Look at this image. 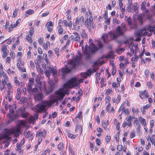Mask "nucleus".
I'll return each mask as SVG.
<instances>
[{
	"instance_id": "f257e3e1",
	"label": "nucleus",
	"mask_w": 155,
	"mask_h": 155,
	"mask_svg": "<svg viewBox=\"0 0 155 155\" xmlns=\"http://www.w3.org/2000/svg\"><path fill=\"white\" fill-rule=\"evenodd\" d=\"M91 47L90 45L88 46L86 44L85 46L84 49H83L84 46H82V48L83 49L82 54H81L80 51H78L77 52L76 58H91V55L95 53L91 52ZM72 58H74L73 56H72Z\"/></svg>"
},
{
	"instance_id": "f03ea898",
	"label": "nucleus",
	"mask_w": 155,
	"mask_h": 155,
	"mask_svg": "<svg viewBox=\"0 0 155 155\" xmlns=\"http://www.w3.org/2000/svg\"><path fill=\"white\" fill-rule=\"evenodd\" d=\"M47 133L45 129H39L36 132L35 136L38 138V146L41 143L43 139L45 138Z\"/></svg>"
},
{
	"instance_id": "7ed1b4c3",
	"label": "nucleus",
	"mask_w": 155,
	"mask_h": 155,
	"mask_svg": "<svg viewBox=\"0 0 155 155\" xmlns=\"http://www.w3.org/2000/svg\"><path fill=\"white\" fill-rule=\"evenodd\" d=\"M35 86L37 87L41 91L43 90L46 94H48L52 92V90H46V83L45 82H41L40 80H38L36 81V84H35Z\"/></svg>"
},
{
	"instance_id": "20e7f679",
	"label": "nucleus",
	"mask_w": 155,
	"mask_h": 155,
	"mask_svg": "<svg viewBox=\"0 0 155 155\" xmlns=\"http://www.w3.org/2000/svg\"><path fill=\"white\" fill-rule=\"evenodd\" d=\"M94 67L92 69L91 68L88 69L86 72H82L81 73V75L82 76L83 78L84 79L87 78V76H90L91 74L93 73L96 71L97 69L95 68V66H93Z\"/></svg>"
},
{
	"instance_id": "39448f33",
	"label": "nucleus",
	"mask_w": 155,
	"mask_h": 155,
	"mask_svg": "<svg viewBox=\"0 0 155 155\" xmlns=\"http://www.w3.org/2000/svg\"><path fill=\"white\" fill-rule=\"evenodd\" d=\"M48 106L46 104H38L35 106V109L38 113H41L42 112L46 113L48 108L47 107Z\"/></svg>"
},
{
	"instance_id": "423d86ee",
	"label": "nucleus",
	"mask_w": 155,
	"mask_h": 155,
	"mask_svg": "<svg viewBox=\"0 0 155 155\" xmlns=\"http://www.w3.org/2000/svg\"><path fill=\"white\" fill-rule=\"evenodd\" d=\"M84 17L83 16H81L80 17H76L75 21L73 23L74 27L76 28L77 26L78 25V28L84 24Z\"/></svg>"
},
{
	"instance_id": "0eeeda50",
	"label": "nucleus",
	"mask_w": 155,
	"mask_h": 155,
	"mask_svg": "<svg viewBox=\"0 0 155 155\" xmlns=\"http://www.w3.org/2000/svg\"><path fill=\"white\" fill-rule=\"evenodd\" d=\"M45 75L48 78L50 76V73L52 74L53 76L55 77L57 73V69L56 67H51L49 68V70H46L45 71Z\"/></svg>"
},
{
	"instance_id": "6e6552de",
	"label": "nucleus",
	"mask_w": 155,
	"mask_h": 155,
	"mask_svg": "<svg viewBox=\"0 0 155 155\" xmlns=\"http://www.w3.org/2000/svg\"><path fill=\"white\" fill-rule=\"evenodd\" d=\"M55 94L57 95L58 100H61L63 99L65 96V93L64 89L60 88L58 90L55 91Z\"/></svg>"
},
{
	"instance_id": "1a4fd4ad",
	"label": "nucleus",
	"mask_w": 155,
	"mask_h": 155,
	"mask_svg": "<svg viewBox=\"0 0 155 155\" xmlns=\"http://www.w3.org/2000/svg\"><path fill=\"white\" fill-rule=\"evenodd\" d=\"M58 99V98L56 97H53L50 100H44L42 101V103L44 104H47L48 106L50 107L52 105V104L59 100Z\"/></svg>"
},
{
	"instance_id": "9d476101",
	"label": "nucleus",
	"mask_w": 155,
	"mask_h": 155,
	"mask_svg": "<svg viewBox=\"0 0 155 155\" xmlns=\"http://www.w3.org/2000/svg\"><path fill=\"white\" fill-rule=\"evenodd\" d=\"M72 60H68V64H69L72 68L75 67L76 65L78 64V62L81 59H72Z\"/></svg>"
},
{
	"instance_id": "9b49d317",
	"label": "nucleus",
	"mask_w": 155,
	"mask_h": 155,
	"mask_svg": "<svg viewBox=\"0 0 155 155\" xmlns=\"http://www.w3.org/2000/svg\"><path fill=\"white\" fill-rule=\"evenodd\" d=\"M89 45L91 48V52L92 53H95L98 49L97 47L94 44L93 40L91 38L89 39Z\"/></svg>"
},
{
	"instance_id": "f8f14e48",
	"label": "nucleus",
	"mask_w": 155,
	"mask_h": 155,
	"mask_svg": "<svg viewBox=\"0 0 155 155\" xmlns=\"http://www.w3.org/2000/svg\"><path fill=\"white\" fill-rule=\"evenodd\" d=\"M121 62L119 64V67L121 68L125 69L127 64L129 63L128 59H119Z\"/></svg>"
},
{
	"instance_id": "ddd939ff",
	"label": "nucleus",
	"mask_w": 155,
	"mask_h": 155,
	"mask_svg": "<svg viewBox=\"0 0 155 155\" xmlns=\"http://www.w3.org/2000/svg\"><path fill=\"white\" fill-rule=\"evenodd\" d=\"M139 93V96L142 99H145L149 97L148 92L146 90L143 91H140Z\"/></svg>"
},
{
	"instance_id": "4468645a",
	"label": "nucleus",
	"mask_w": 155,
	"mask_h": 155,
	"mask_svg": "<svg viewBox=\"0 0 155 155\" xmlns=\"http://www.w3.org/2000/svg\"><path fill=\"white\" fill-rule=\"evenodd\" d=\"M34 98L35 101H40L44 98V96L42 92H38L34 95Z\"/></svg>"
},
{
	"instance_id": "2eb2a0df",
	"label": "nucleus",
	"mask_w": 155,
	"mask_h": 155,
	"mask_svg": "<svg viewBox=\"0 0 155 155\" xmlns=\"http://www.w3.org/2000/svg\"><path fill=\"white\" fill-rule=\"evenodd\" d=\"M7 45H3L2 46L1 51L3 53L2 57L4 58H5L8 55L9 51L7 49Z\"/></svg>"
},
{
	"instance_id": "dca6fc26",
	"label": "nucleus",
	"mask_w": 155,
	"mask_h": 155,
	"mask_svg": "<svg viewBox=\"0 0 155 155\" xmlns=\"http://www.w3.org/2000/svg\"><path fill=\"white\" fill-rule=\"evenodd\" d=\"M93 19H91L90 18H87L85 20L84 25L85 26H87L88 29H90L91 28V24L92 26L93 25Z\"/></svg>"
},
{
	"instance_id": "f3484780",
	"label": "nucleus",
	"mask_w": 155,
	"mask_h": 155,
	"mask_svg": "<svg viewBox=\"0 0 155 155\" xmlns=\"http://www.w3.org/2000/svg\"><path fill=\"white\" fill-rule=\"evenodd\" d=\"M35 79L33 78H31L29 79L28 85L27 86V91H31L32 86L34 83Z\"/></svg>"
},
{
	"instance_id": "a211bd4d",
	"label": "nucleus",
	"mask_w": 155,
	"mask_h": 155,
	"mask_svg": "<svg viewBox=\"0 0 155 155\" xmlns=\"http://www.w3.org/2000/svg\"><path fill=\"white\" fill-rule=\"evenodd\" d=\"M124 31L120 26H117L115 29L116 33L118 36L123 35L124 34Z\"/></svg>"
},
{
	"instance_id": "6ab92c4d",
	"label": "nucleus",
	"mask_w": 155,
	"mask_h": 155,
	"mask_svg": "<svg viewBox=\"0 0 155 155\" xmlns=\"http://www.w3.org/2000/svg\"><path fill=\"white\" fill-rule=\"evenodd\" d=\"M35 118L37 119L38 118V116L37 114H35L34 116L32 115L30 116L28 119V122L29 123L34 124L35 123Z\"/></svg>"
},
{
	"instance_id": "aec40b11",
	"label": "nucleus",
	"mask_w": 155,
	"mask_h": 155,
	"mask_svg": "<svg viewBox=\"0 0 155 155\" xmlns=\"http://www.w3.org/2000/svg\"><path fill=\"white\" fill-rule=\"evenodd\" d=\"M132 0H128V7H127V9L128 10V12H131L132 11L134 5L132 3Z\"/></svg>"
},
{
	"instance_id": "412c9836",
	"label": "nucleus",
	"mask_w": 155,
	"mask_h": 155,
	"mask_svg": "<svg viewBox=\"0 0 155 155\" xmlns=\"http://www.w3.org/2000/svg\"><path fill=\"white\" fill-rule=\"evenodd\" d=\"M82 127L81 125H77L76 126L75 131L76 133L78 132L81 135L82 133Z\"/></svg>"
},
{
	"instance_id": "4be33fe9",
	"label": "nucleus",
	"mask_w": 155,
	"mask_h": 155,
	"mask_svg": "<svg viewBox=\"0 0 155 155\" xmlns=\"http://www.w3.org/2000/svg\"><path fill=\"white\" fill-rule=\"evenodd\" d=\"M134 117H133L130 115H129L126 118L127 121L128 122L127 125L129 127H131V121L134 118Z\"/></svg>"
},
{
	"instance_id": "5701e85b",
	"label": "nucleus",
	"mask_w": 155,
	"mask_h": 155,
	"mask_svg": "<svg viewBox=\"0 0 155 155\" xmlns=\"http://www.w3.org/2000/svg\"><path fill=\"white\" fill-rule=\"evenodd\" d=\"M8 81V80H6L3 79L2 80L0 84V91H2L4 88L5 87V85L7 84L6 81Z\"/></svg>"
},
{
	"instance_id": "b1692460",
	"label": "nucleus",
	"mask_w": 155,
	"mask_h": 155,
	"mask_svg": "<svg viewBox=\"0 0 155 155\" xmlns=\"http://www.w3.org/2000/svg\"><path fill=\"white\" fill-rule=\"evenodd\" d=\"M138 119L140 123L142 124V125L145 127L147 126V123L145 119L144 118H142L141 116L138 117Z\"/></svg>"
},
{
	"instance_id": "393cba45",
	"label": "nucleus",
	"mask_w": 155,
	"mask_h": 155,
	"mask_svg": "<svg viewBox=\"0 0 155 155\" xmlns=\"http://www.w3.org/2000/svg\"><path fill=\"white\" fill-rule=\"evenodd\" d=\"M76 79L75 78H73L70 80L68 82V83L67 84H64V86H68V87H70V85H72L74 84L75 82L76 81Z\"/></svg>"
},
{
	"instance_id": "a878e982",
	"label": "nucleus",
	"mask_w": 155,
	"mask_h": 155,
	"mask_svg": "<svg viewBox=\"0 0 155 155\" xmlns=\"http://www.w3.org/2000/svg\"><path fill=\"white\" fill-rule=\"evenodd\" d=\"M70 71V70L67 68H61L62 74L63 76H64L65 74L69 72Z\"/></svg>"
},
{
	"instance_id": "bb28decb",
	"label": "nucleus",
	"mask_w": 155,
	"mask_h": 155,
	"mask_svg": "<svg viewBox=\"0 0 155 155\" xmlns=\"http://www.w3.org/2000/svg\"><path fill=\"white\" fill-rule=\"evenodd\" d=\"M21 111V116L23 118H26L28 117V113L24 110H20Z\"/></svg>"
},
{
	"instance_id": "cd10ccee",
	"label": "nucleus",
	"mask_w": 155,
	"mask_h": 155,
	"mask_svg": "<svg viewBox=\"0 0 155 155\" xmlns=\"http://www.w3.org/2000/svg\"><path fill=\"white\" fill-rule=\"evenodd\" d=\"M122 111L121 114H126L128 115L130 113L129 109L128 108L126 109L124 107H122Z\"/></svg>"
},
{
	"instance_id": "c85d7f7f",
	"label": "nucleus",
	"mask_w": 155,
	"mask_h": 155,
	"mask_svg": "<svg viewBox=\"0 0 155 155\" xmlns=\"http://www.w3.org/2000/svg\"><path fill=\"white\" fill-rule=\"evenodd\" d=\"M138 5L137 2H135L134 3L133 7V10L132 12H135L136 13H137L138 12Z\"/></svg>"
},
{
	"instance_id": "c756f323",
	"label": "nucleus",
	"mask_w": 155,
	"mask_h": 155,
	"mask_svg": "<svg viewBox=\"0 0 155 155\" xmlns=\"http://www.w3.org/2000/svg\"><path fill=\"white\" fill-rule=\"evenodd\" d=\"M109 35L110 37L111 40L115 39L118 36L116 34L112 31L109 33Z\"/></svg>"
},
{
	"instance_id": "7c9ffc66",
	"label": "nucleus",
	"mask_w": 155,
	"mask_h": 155,
	"mask_svg": "<svg viewBox=\"0 0 155 155\" xmlns=\"http://www.w3.org/2000/svg\"><path fill=\"white\" fill-rule=\"evenodd\" d=\"M102 37L104 42L105 43H107L109 41L107 34H104L102 35Z\"/></svg>"
},
{
	"instance_id": "2f4dec72",
	"label": "nucleus",
	"mask_w": 155,
	"mask_h": 155,
	"mask_svg": "<svg viewBox=\"0 0 155 155\" xmlns=\"http://www.w3.org/2000/svg\"><path fill=\"white\" fill-rule=\"evenodd\" d=\"M109 121L107 120V123L104 121H102L101 123L102 126L104 130H106L107 128V126L108 124Z\"/></svg>"
},
{
	"instance_id": "473e14b6",
	"label": "nucleus",
	"mask_w": 155,
	"mask_h": 155,
	"mask_svg": "<svg viewBox=\"0 0 155 155\" xmlns=\"http://www.w3.org/2000/svg\"><path fill=\"white\" fill-rule=\"evenodd\" d=\"M81 36L83 39H85L87 37V35L86 34L85 31L84 29H83L82 30Z\"/></svg>"
},
{
	"instance_id": "72a5a7b5",
	"label": "nucleus",
	"mask_w": 155,
	"mask_h": 155,
	"mask_svg": "<svg viewBox=\"0 0 155 155\" xmlns=\"http://www.w3.org/2000/svg\"><path fill=\"white\" fill-rule=\"evenodd\" d=\"M57 116V114L56 112H54L51 114H50L49 115V118L51 119L52 118H54Z\"/></svg>"
},
{
	"instance_id": "f704fd0d",
	"label": "nucleus",
	"mask_w": 155,
	"mask_h": 155,
	"mask_svg": "<svg viewBox=\"0 0 155 155\" xmlns=\"http://www.w3.org/2000/svg\"><path fill=\"white\" fill-rule=\"evenodd\" d=\"M114 53L112 51L110 52L107 55H106L105 58H113Z\"/></svg>"
},
{
	"instance_id": "c9c22d12",
	"label": "nucleus",
	"mask_w": 155,
	"mask_h": 155,
	"mask_svg": "<svg viewBox=\"0 0 155 155\" xmlns=\"http://www.w3.org/2000/svg\"><path fill=\"white\" fill-rule=\"evenodd\" d=\"M64 148V146L63 142L60 143L58 146V148L59 150L61 151Z\"/></svg>"
},
{
	"instance_id": "e433bc0d",
	"label": "nucleus",
	"mask_w": 155,
	"mask_h": 155,
	"mask_svg": "<svg viewBox=\"0 0 155 155\" xmlns=\"http://www.w3.org/2000/svg\"><path fill=\"white\" fill-rule=\"evenodd\" d=\"M27 100V98L25 97H22L20 100L19 103L21 104H23L25 103Z\"/></svg>"
},
{
	"instance_id": "4c0bfd02",
	"label": "nucleus",
	"mask_w": 155,
	"mask_h": 155,
	"mask_svg": "<svg viewBox=\"0 0 155 155\" xmlns=\"http://www.w3.org/2000/svg\"><path fill=\"white\" fill-rule=\"evenodd\" d=\"M67 135L69 138L74 139L78 135L73 134L70 133H68Z\"/></svg>"
},
{
	"instance_id": "58836bf2",
	"label": "nucleus",
	"mask_w": 155,
	"mask_h": 155,
	"mask_svg": "<svg viewBox=\"0 0 155 155\" xmlns=\"http://www.w3.org/2000/svg\"><path fill=\"white\" fill-rule=\"evenodd\" d=\"M120 86V84L119 83L116 82H113L112 83V87L115 88L116 87H118Z\"/></svg>"
},
{
	"instance_id": "ea45409f",
	"label": "nucleus",
	"mask_w": 155,
	"mask_h": 155,
	"mask_svg": "<svg viewBox=\"0 0 155 155\" xmlns=\"http://www.w3.org/2000/svg\"><path fill=\"white\" fill-rule=\"evenodd\" d=\"M111 100V98L109 95H106L105 97V103L106 104L107 103H110V102Z\"/></svg>"
},
{
	"instance_id": "a19ab883",
	"label": "nucleus",
	"mask_w": 155,
	"mask_h": 155,
	"mask_svg": "<svg viewBox=\"0 0 155 155\" xmlns=\"http://www.w3.org/2000/svg\"><path fill=\"white\" fill-rule=\"evenodd\" d=\"M82 117V111H80L79 112V113L75 117V118L76 119L77 118H79L80 119Z\"/></svg>"
},
{
	"instance_id": "79ce46f5",
	"label": "nucleus",
	"mask_w": 155,
	"mask_h": 155,
	"mask_svg": "<svg viewBox=\"0 0 155 155\" xmlns=\"http://www.w3.org/2000/svg\"><path fill=\"white\" fill-rule=\"evenodd\" d=\"M111 74L112 76H114L116 73L117 70L116 67H113L112 68Z\"/></svg>"
},
{
	"instance_id": "37998d69",
	"label": "nucleus",
	"mask_w": 155,
	"mask_h": 155,
	"mask_svg": "<svg viewBox=\"0 0 155 155\" xmlns=\"http://www.w3.org/2000/svg\"><path fill=\"white\" fill-rule=\"evenodd\" d=\"M51 153V150L49 148L47 149L46 150L43 152L41 155H46L47 153L50 154Z\"/></svg>"
},
{
	"instance_id": "c03bdc74",
	"label": "nucleus",
	"mask_w": 155,
	"mask_h": 155,
	"mask_svg": "<svg viewBox=\"0 0 155 155\" xmlns=\"http://www.w3.org/2000/svg\"><path fill=\"white\" fill-rule=\"evenodd\" d=\"M112 91H113L112 88H108L106 90L105 92V94L106 95H108L112 93Z\"/></svg>"
},
{
	"instance_id": "a18cd8bd",
	"label": "nucleus",
	"mask_w": 155,
	"mask_h": 155,
	"mask_svg": "<svg viewBox=\"0 0 155 155\" xmlns=\"http://www.w3.org/2000/svg\"><path fill=\"white\" fill-rule=\"evenodd\" d=\"M34 13V11L33 9H29L27 11L25 12V13L26 14L28 15H31L33 14Z\"/></svg>"
},
{
	"instance_id": "49530a36",
	"label": "nucleus",
	"mask_w": 155,
	"mask_h": 155,
	"mask_svg": "<svg viewBox=\"0 0 155 155\" xmlns=\"http://www.w3.org/2000/svg\"><path fill=\"white\" fill-rule=\"evenodd\" d=\"M134 121L133 123L134 126H137L139 124L138 121L137 117L134 118Z\"/></svg>"
},
{
	"instance_id": "de8ad7c7",
	"label": "nucleus",
	"mask_w": 155,
	"mask_h": 155,
	"mask_svg": "<svg viewBox=\"0 0 155 155\" xmlns=\"http://www.w3.org/2000/svg\"><path fill=\"white\" fill-rule=\"evenodd\" d=\"M59 28V30H58V32L59 34H62L63 31V29L62 28L61 25H59L58 26Z\"/></svg>"
},
{
	"instance_id": "09e8293b",
	"label": "nucleus",
	"mask_w": 155,
	"mask_h": 155,
	"mask_svg": "<svg viewBox=\"0 0 155 155\" xmlns=\"http://www.w3.org/2000/svg\"><path fill=\"white\" fill-rule=\"evenodd\" d=\"M5 131L6 133L10 134H13V131L12 129L11 130H10L8 129H5L4 130Z\"/></svg>"
},
{
	"instance_id": "8fccbe9b",
	"label": "nucleus",
	"mask_w": 155,
	"mask_h": 155,
	"mask_svg": "<svg viewBox=\"0 0 155 155\" xmlns=\"http://www.w3.org/2000/svg\"><path fill=\"white\" fill-rule=\"evenodd\" d=\"M105 74L106 75H107V78H109L111 76V74L109 71V70L108 68H107L105 70Z\"/></svg>"
},
{
	"instance_id": "3c124183",
	"label": "nucleus",
	"mask_w": 155,
	"mask_h": 155,
	"mask_svg": "<svg viewBox=\"0 0 155 155\" xmlns=\"http://www.w3.org/2000/svg\"><path fill=\"white\" fill-rule=\"evenodd\" d=\"M111 140V137L110 136L107 135L105 137L106 142L107 143H109Z\"/></svg>"
},
{
	"instance_id": "603ef678",
	"label": "nucleus",
	"mask_w": 155,
	"mask_h": 155,
	"mask_svg": "<svg viewBox=\"0 0 155 155\" xmlns=\"http://www.w3.org/2000/svg\"><path fill=\"white\" fill-rule=\"evenodd\" d=\"M132 61V67L134 68L135 67V63L137 61V59H131Z\"/></svg>"
},
{
	"instance_id": "864d4df0",
	"label": "nucleus",
	"mask_w": 155,
	"mask_h": 155,
	"mask_svg": "<svg viewBox=\"0 0 155 155\" xmlns=\"http://www.w3.org/2000/svg\"><path fill=\"white\" fill-rule=\"evenodd\" d=\"M26 120H21L19 122L18 124L20 125L25 126L26 123Z\"/></svg>"
},
{
	"instance_id": "5fc2aeb1",
	"label": "nucleus",
	"mask_w": 155,
	"mask_h": 155,
	"mask_svg": "<svg viewBox=\"0 0 155 155\" xmlns=\"http://www.w3.org/2000/svg\"><path fill=\"white\" fill-rule=\"evenodd\" d=\"M14 82L16 84V86H18L20 82L18 80V78L16 77H15L14 78Z\"/></svg>"
},
{
	"instance_id": "6e6d98bb",
	"label": "nucleus",
	"mask_w": 155,
	"mask_h": 155,
	"mask_svg": "<svg viewBox=\"0 0 155 155\" xmlns=\"http://www.w3.org/2000/svg\"><path fill=\"white\" fill-rule=\"evenodd\" d=\"M25 38L28 41L31 43L32 41V40L31 38V36L30 37L28 35H26V36Z\"/></svg>"
},
{
	"instance_id": "4d7b16f0",
	"label": "nucleus",
	"mask_w": 155,
	"mask_h": 155,
	"mask_svg": "<svg viewBox=\"0 0 155 155\" xmlns=\"http://www.w3.org/2000/svg\"><path fill=\"white\" fill-rule=\"evenodd\" d=\"M45 26V27H53V24L51 21H49L46 23Z\"/></svg>"
},
{
	"instance_id": "13d9d810",
	"label": "nucleus",
	"mask_w": 155,
	"mask_h": 155,
	"mask_svg": "<svg viewBox=\"0 0 155 155\" xmlns=\"http://www.w3.org/2000/svg\"><path fill=\"white\" fill-rule=\"evenodd\" d=\"M121 27L124 31H127V28L126 27V25L124 23H122Z\"/></svg>"
},
{
	"instance_id": "bf43d9fd",
	"label": "nucleus",
	"mask_w": 155,
	"mask_h": 155,
	"mask_svg": "<svg viewBox=\"0 0 155 155\" xmlns=\"http://www.w3.org/2000/svg\"><path fill=\"white\" fill-rule=\"evenodd\" d=\"M74 41L77 42V43H79L80 41V36L78 35V36H76V37H75Z\"/></svg>"
},
{
	"instance_id": "052dcab7",
	"label": "nucleus",
	"mask_w": 155,
	"mask_h": 155,
	"mask_svg": "<svg viewBox=\"0 0 155 155\" xmlns=\"http://www.w3.org/2000/svg\"><path fill=\"white\" fill-rule=\"evenodd\" d=\"M105 81V79L104 78H102L100 81V83L101 84V87H104L105 85L106 84L104 83Z\"/></svg>"
},
{
	"instance_id": "680f3d73",
	"label": "nucleus",
	"mask_w": 155,
	"mask_h": 155,
	"mask_svg": "<svg viewBox=\"0 0 155 155\" xmlns=\"http://www.w3.org/2000/svg\"><path fill=\"white\" fill-rule=\"evenodd\" d=\"M3 105L4 106L6 110L8 109V102L7 101L3 102ZM9 106H10V105H9Z\"/></svg>"
},
{
	"instance_id": "e2e57ef3",
	"label": "nucleus",
	"mask_w": 155,
	"mask_h": 155,
	"mask_svg": "<svg viewBox=\"0 0 155 155\" xmlns=\"http://www.w3.org/2000/svg\"><path fill=\"white\" fill-rule=\"evenodd\" d=\"M111 106V104L110 103L108 104L107 105L106 107L105 110L107 112H109L110 108Z\"/></svg>"
},
{
	"instance_id": "0e129e2a",
	"label": "nucleus",
	"mask_w": 155,
	"mask_h": 155,
	"mask_svg": "<svg viewBox=\"0 0 155 155\" xmlns=\"http://www.w3.org/2000/svg\"><path fill=\"white\" fill-rule=\"evenodd\" d=\"M154 121L153 120H150V130H152V128L153 127V126H154Z\"/></svg>"
},
{
	"instance_id": "69168bd1",
	"label": "nucleus",
	"mask_w": 155,
	"mask_h": 155,
	"mask_svg": "<svg viewBox=\"0 0 155 155\" xmlns=\"http://www.w3.org/2000/svg\"><path fill=\"white\" fill-rule=\"evenodd\" d=\"M147 85L150 88H152L153 87L152 83L150 81L147 82Z\"/></svg>"
},
{
	"instance_id": "338daca9",
	"label": "nucleus",
	"mask_w": 155,
	"mask_h": 155,
	"mask_svg": "<svg viewBox=\"0 0 155 155\" xmlns=\"http://www.w3.org/2000/svg\"><path fill=\"white\" fill-rule=\"evenodd\" d=\"M121 100V95L119 94L117 95V98L116 99V102L117 103H119Z\"/></svg>"
},
{
	"instance_id": "774afa93",
	"label": "nucleus",
	"mask_w": 155,
	"mask_h": 155,
	"mask_svg": "<svg viewBox=\"0 0 155 155\" xmlns=\"http://www.w3.org/2000/svg\"><path fill=\"white\" fill-rule=\"evenodd\" d=\"M117 148L119 151H121L122 150L123 146L122 145H117Z\"/></svg>"
}]
</instances>
